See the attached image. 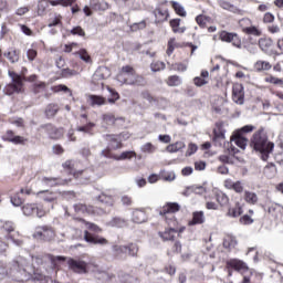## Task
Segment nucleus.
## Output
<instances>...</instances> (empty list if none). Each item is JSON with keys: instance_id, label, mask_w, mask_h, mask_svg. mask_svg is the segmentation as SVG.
Wrapping results in <instances>:
<instances>
[{"instance_id": "obj_37", "label": "nucleus", "mask_w": 283, "mask_h": 283, "mask_svg": "<svg viewBox=\"0 0 283 283\" xmlns=\"http://www.w3.org/2000/svg\"><path fill=\"white\" fill-rule=\"evenodd\" d=\"M244 200L248 205H258V195L255 192L245 191Z\"/></svg>"}, {"instance_id": "obj_50", "label": "nucleus", "mask_w": 283, "mask_h": 283, "mask_svg": "<svg viewBox=\"0 0 283 283\" xmlns=\"http://www.w3.org/2000/svg\"><path fill=\"white\" fill-rule=\"evenodd\" d=\"M108 92L111 94V97L108 98V103H111V105H114V103H116V101H118V98H120V95L118 94V92H116L109 87H108Z\"/></svg>"}, {"instance_id": "obj_28", "label": "nucleus", "mask_w": 283, "mask_h": 283, "mask_svg": "<svg viewBox=\"0 0 283 283\" xmlns=\"http://www.w3.org/2000/svg\"><path fill=\"white\" fill-rule=\"evenodd\" d=\"M244 213V210L242 209V207L240 206V203H235L234 208H229L227 216L229 218H240V216Z\"/></svg>"}, {"instance_id": "obj_57", "label": "nucleus", "mask_w": 283, "mask_h": 283, "mask_svg": "<svg viewBox=\"0 0 283 283\" xmlns=\"http://www.w3.org/2000/svg\"><path fill=\"white\" fill-rule=\"evenodd\" d=\"M120 202L124 207H132L134 205V200L127 195L122 196Z\"/></svg>"}, {"instance_id": "obj_42", "label": "nucleus", "mask_w": 283, "mask_h": 283, "mask_svg": "<svg viewBox=\"0 0 283 283\" xmlns=\"http://www.w3.org/2000/svg\"><path fill=\"white\" fill-rule=\"evenodd\" d=\"M172 8L175 10V12L179 15V17H187V11H185V7L181 6L180 3L172 1Z\"/></svg>"}, {"instance_id": "obj_7", "label": "nucleus", "mask_w": 283, "mask_h": 283, "mask_svg": "<svg viewBox=\"0 0 283 283\" xmlns=\"http://www.w3.org/2000/svg\"><path fill=\"white\" fill-rule=\"evenodd\" d=\"M248 143H249V139H247V137H244L242 132H235L231 136V150L233 151V154H238V149H235V145L240 149H247Z\"/></svg>"}, {"instance_id": "obj_54", "label": "nucleus", "mask_w": 283, "mask_h": 283, "mask_svg": "<svg viewBox=\"0 0 283 283\" xmlns=\"http://www.w3.org/2000/svg\"><path fill=\"white\" fill-rule=\"evenodd\" d=\"M103 120L107 123V125H114L116 123V117L114 114L108 113L103 115Z\"/></svg>"}, {"instance_id": "obj_23", "label": "nucleus", "mask_w": 283, "mask_h": 283, "mask_svg": "<svg viewBox=\"0 0 283 283\" xmlns=\"http://www.w3.org/2000/svg\"><path fill=\"white\" fill-rule=\"evenodd\" d=\"M95 200L102 205H106V207H114V197L106 192H102L99 196L95 197Z\"/></svg>"}, {"instance_id": "obj_24", "label": "nucleus", "mask_w": 283, "mask_h": 283, "mask_svg": "<svg viewBox=\"0 0 283 283\" xmlns=\"http://www.w3.org/2000/svg\"><path fill=\"white\" fill-rule=\"evenodd\" d=\"M87 102L92 107H101L107 103V99L101 95H90Z\"/></svg>"}, {"instance_id": "obj_62", "label": "nucleus", "mask_w": 283, "mask_h": 283, "mask_svg": "<svg viewBox=\"0 0 283 283\" xmlns=\"http://www.w3.org/2000/svg\"><path fill=\"white\" fill-rule=\"evenodd\" d=\"M86 227L88 231H94V233H101V231H103L101 227L96 226L95 223L86 222Z\"/></svg>"}, {"instance_id": "obj_35", "label": "nucleus", "mask_w": 283, "mask_h": 283, "mask_svg": "<svg viewBox=\"0 0 283 283\" xmlns=\"http://www.w3.org/2000/svg\"><path fill=\"white\" fill-rule=\"evenodd\" d=\"M108 224L109 227H117L118 229H123V227H127V220L115 217L108 222Z\"/></svg>"}, {"instance_id": "obj_4", "label": "nucleus", "mask_w": 283, "mask_h": 283, "mask_svg": "<svg viewBox=\"0 0 283 283\" xmlns=\"http://www.w3.org/2000/svg\"><path fill=\"white\" fill-rule=\"evenodd\" d=\"M117 81L125 85H145V78L136 74L134 67L129 65L122 67L120 73L117 75Z\"/></svg>"}, {"instance_id": "obj_48", "label": "nucleus", "mask_w": 283, "mask_h": 283, "mask_svg": "<svg viewBox=\"0 0 283 283\" xmlns=\"http://www.w3.org/2000/svg\"><path fill=\"white\" fill-rule=\"evenodd\" d=\"M76 54H78L80 59L84 61V63H92V57L85 49L80 50Z\"/></svg>"}, {"instance_id": "obj_11", "label": "nucleus", "mask_w": 283, "mask_h": 283, "mask_svg": "<svg viewBox=\"0 0 283 283\" xmlns=\"http://www.w3.org/2000/svg\"><path fill=\"white\" fill-rule=\"evenodd\" d=\"M232 101L237 105H244V86L242 84H234L232 87Z\"/></svg>"}, {"instance_id": "obj_17", "label": "nucleus", "mask_w": 283, "mask_h": 283, "mask_svg": "<svg viewBox=\"0 0 283 283\" xmlns=\"http://www.w3.org/2000/svg\"><path fill=\"white\" fill-rule=\"evenodd\" d=\"M132 220L135 222V224H143V222L147 221V213L145 210L135 209L133 211Z\"/></svg>"}, {"instance_id": "obj_14", "label": "nucleus", "mask_w": 283, "mask_h": 283, "mask_svg": "<svg viewBox=\"0 0 283 283\" xmlns=\"http://www.w3.org/2000/svg\"><path fill=\"white\" fill-rule=\"evenodd\" d=\"M84 240L85 242H88V244H101V245L108 244L107 239L98 235H93L87 230L84 231Z\"/></svg>"}, {"instance_id": "obj_60", "label": "nucleus", "mask_w": 283, "mask_h": 283, "mask_svg": "<svg viewBox=\"0 0 283 283\" xmlns=\"http://www.w3.org/2000/svg\"><path fill=\"white\" fill-rule=\"evenodd\" d=\"M198 151V146L193 143L188 145V150L186 151V156H193Z\"/></svg>"}, {"instance_id": "obj_29", "label": "nucleus", "mask_w": 283, "mask_h": 283, "mask_svg": "<svg viewBox=\"0 0 283 283\" xmlns=\"http://www.w3.org/2000/svg\"><path fill=\"white\" fill-rule=\"evenodd\" d=\"M178 233V231L174 228L167 229L164 232H159L160 238L167 242L169 240H174V238H176V234Z\"/></svg>"}, {"instance_id": "obj_31", "label": "nucleus", "mask_w": 283, "mask_h": 283, "mask_svg": "<svg viewBox=\"0 0 283 283\" xmlns=\"http://www.w3.org/2000/svg\"><path fill=\"white\" fill-rule=\"evenodd\" d=\"M224 249H235L238 247V240L235 237L228 234L223 240Z\"/></svg>"}, {"instance_id": "obj_56", "label": "nucleus", "mask_w": 283, "mask_h": 283, "mask_svg": "<svg viewBox=\"0 0 283 283\" xmlns=\"http://www.w3.org/2000/svg\"><path fill=\"white\" fill-rule=\"evenodd\" d=\"M192 193H196L197 196H202L205 193H207V188H205L203 186H192Z\"/></svg>"}, {"instance_id": "obj_26", "label": "nucleus", "mask_w": 283, "mask_h": 283, "mask_svg": "<svg viewBox=\"0 0 283 283\" xmlns=\"http://www.w3.org/2000/svg\"><path fill=\"white\" fill-rule=\"evenodd\" d=\"M169 23L175 34H185V32L187 31L186 27H180V19H172Z\"/></svg>"}, {"instance_id": "obj_59", "label": "nucleus", "mask_w": 283, "mask_h": 283, "mask_svg": "<svg viewBox=\"0 0 283 283\" xmlns=\"http://www.w3.org/2000/svg\"><path fill=\"white\" fill-rule=\"evenodd\" d=\"M142 98H144V101H148L150 105H154V103L156 104L157 97H154L149 92H144L142 93Z\"/></svg>"}, {"instance_id": "obj_5", "label": "nucleus", "mask_w": 283, "mask_h": 283, "mask_svg": "<svg viewBox=\"0 0 283 283\" xmlns=\"http://www.w3.org/2000/svg\"><path fill=\"white\" fill-rule=\"evenodd\" d=\"M8 76L11 77V83L4 86V94H7V96H12V94H21V92H23V77L14 71H8Z\"/></svg>"}, {"instance_id": "obj_49", "label": "nucleus", "mask_w": 283, "mask_h": 283, "mask_svg": "<svg viewBox=\"0 0 283 283\" xmlns=\"http://www.w3.org/2000/svg\"><path fill=\"white\" fill-rule=\"evenodd\" d=\"M243 32H245V34H252L253 36H260L262 34V32H260V30L253 25L244 28Z\"/></svg>"}, {"instance_id": "obj_15", "label": "nucleus", "mask_w": 283, "mask_h": 283, "mask_svg": "<svg viewBox=\"0 0 283 283\" xmlns=\"http://www.w3.org/2000/svg\"><path fill=\"white\" fill-rule=\"evenodd\" d=\"M224 187L226 189H232L235 191V193H242V191H244V185L242 181H233L231 179H227L224 181Z\"/></svg>"}, {"instance_id": "obj_25", "label": "nucleus", "mask_w": 283, "mask_h": 283, "mask_svg": "<svg viewBox=\"0 0 283 283\" xmlns=\"http://www.w3.org/2000/svg\"><path fill=\"white\" fill-rule=\"evenodd\" d=\"M75 211H81L82 213H105L103 210L95 209L93 206L76 205Z\"/></svg>"}, {"instance_id": "obj_38", "label": "nucleus", "mask_w": 283, "mask_h": 283, "mask_svg": "<svg viewBox=\"0 0 283 283\" xmlns=\"http://www.w3.org/2000/svg\"><path fill=\"white\" fill-rule=\"evenodd\" d=\"M181 84H182V80L178 75H171L167 80V85H169V87H178V85H181Z\"/></svg>"}, {"instance_id": "obj_63", "label": "nucleus", "mask_w": 283, "mask_h": 283, "mask_svg": "<svg viewBox=\"0 0 283 283\" xmlns=\"http://www.w3.org/2000/svg\"><path fill=\"white\" fill-rule=\"evenodd\" d=\"M71 34L77 35V36H85V31L81 27H75L71 30Z\"/></svg>"}, {"instance_id": "obj_44", "label": "nucleus", "mask_w": 283, "mask_h": 283, "mask_svg": "<svg viewBox=\"0 0 283 283\" xmlns=\"http://www.w3.org/2000/svg\"><path fill=\"white\" fill-rule=\"evenodd\" d=\"M217 201L221 207H227V205H229V196L224 192H219L217 193Z\"/></svg>"}, {"instance_id": "obj_6", "label": "nucleus", "mask_w": 283, "mask_h": 283, "mask_svg": "<svg viewBox=\"0 0 283 283\" xmlns=\"http://www.w3.org/2000/svg\"><path fill=\"white\" fill-rule=\"evenodd\" d=\"M219 39L223 43H231L233 48L242 49V39L235 32L221 31L219 33Z\"/></svg>"}, {"instance_id": "obj_53", "label": "nucleus", "mask_w": 283, "mask_h": 283, "mask_svg": "<svg viewBox=\"0 0 283 283\" xmlns=\"http://www.w3.org/2000/svg\"><path fill=\"white\" fill-rule=\"evenodd\" d=\"M151 72H160L161 70H165L164 62H153L150 65Z\"/></svg>"}, {"instance_id": "obj_46", "label": "nucleus", "mask_w": 283, "mask_h": 283, "mask_svg": "<svg viewBox=\"0 0 283 283\" xmlns=\"http://www.w3.org/2000/svg\"><path fill=\"white\" fill-rule=\"evenodd\" d=\"M113 252L115 253L116 258H120V255L127 253V245H114Z\"/></svg>"}, {"instance_id": "obj_30", "label": "nucleus", "mask_w": 283, "mask_h": 283, "mask_svg": "<svg viewBox=\"0 0 283 283\" xmlns=\"http://www.w3.org/2000/svg\"><path fill=\"white\" fill-rule=\"evenodd\" d=\"M185 142H176L175 144H170L166 147V151L169 154H176L180 151V149H185Z\"/></svg>"}, {"instance_id": "obj_27", "label": "nucleus", "mask_w": 283, "mask_h": 283, "mask_svg": "<svg viewBox=\"0 0 283 283\" xmlns=\"http://www.w3.org/2000/svg\"><path fill=\"white\" fill-rule=\"evenodd\" d=\"M3 56H6L10 63H19V60L21 59V52L19 50H11L4 52Z\"/></svg>"}, {"instance_id": "obj_52", "label": "nucleus", "mask_w": 283, "mask_h": 283, "mask_svg": "<svg viewBox=\"0 0 283 283\" xmlns=\"http://www.w3.org/2000/svg\"><path fill=\"white\" fill-rule=\"evenodd\" d=\"M140 149L144 154H154V151H156V146H153L151 143H146Z\"/></svg>"}, {"instance_id": "obj_10", "label": "nucleus", "mask_w": 283, "mask_h": 283, "mask_svg": "<svg viewBox=\"0 0 283 283\" xmlns=\"http://www.w3.org/2000/svg\"><path fill=\"white\" fill-rule=\"evenodd\" d=\"M226 264L227 269H232V271H237L238 273H247L249 271V265L240 259H230Z\"/></svg>"}, {"instance_id": "obj_41", "label": "nucleus", "mask_w": 283, "mask_h": 283, "mask_svg": "<svg viewBox=\"0 0 283 283\" xmlns=\"http://www.w3.org/2000/svg\"><path fill=\"white\" fill-rule=\"evenodd\" d=\"M136 156L135 151L128 150L124 151L120 155H116L115 160H129Z\"/></svg>"}, {"instance_id": "obj_34", "label": "nucleus", "mask_w": 283, "mask_h": 283, "mask_svg": "<svg viewBox=\"0 0 283 283\" xmlns=\"http://www.w3.org/2000/svg\"><path fill=\"white\" fill-rule=\"evenodd\" d=\"M59 113V105L57 104H49L45 108V115L48 118H54Z\"/></svg>"}, {"instance_id": "obj_32", "label": "nucleus", "mask_w": 283, "mask_h": 283, "mask_svg": "<svg viewBox=\"0 0 283 283\" xmlns=\"http://www.w3.org/2000/svg\"><path fill=\"white\" fill-rule=\"evenodd\" d=\"M254 70L256 72H266L269 70H271V63H269L268 61H258L254 64Z\"/></svg>"}, {"instance_id": "obj_2", "label": "nucleus", "mask_w": 283, "mask_h": 283, "mask_svg": "<svg viewBox=\"0 0 283 283\" xmlns=\"http://www.w3.org/2000/svg\"><path fill=\"white\" fill-rule=\"evenodd\" d=\"M250 147L254 149V151L261 154L262 160H269V155L273 151L275 144L269 142V137L266 136V133H264V129H259L253 134Z\"/></svg>"}, {"instance_id": "obj_22", "label": "nucleus", "mask_w": 283, "mask_h": 283, "mask_svg": "<svg viewBox=\"0 0 283 283\" xmlns=\"http://www.w3.org/2000/svg\"><path fill=\"white\" fill-rule=\"evenodd\" d=\"M42 185H45L46 187H56L59 185H65V180L54 177H43L41 179Z\"/></svg>"}, {"instance_id": "obj_40", "label": "nucleus", "mask_w": 283, "mask_h": 283, "mask_svg": "<svg viewBox=\"0 0 283 283\" xmlns=\"http://www.w3.org/2000/svg\"><path fill=\"white\" fill-rule=\"evenodd\" d=\"M213 134H214V137H213V140L216 143H218V140H224V128H222V126H218L217 128L213 129Z\"/></svg>"}, {"instance_id": "obj_45", "label": "nucleus", "mask_w": 283, "mask_h": 283, "mask_svg": "<svg viewBox=\"0 0 283 283\" xmlns=\"http://www.w3.org/2000/svg\"><path fill=\"white\" fill-rule=\"evenodd\" d=\"M46 84L45 82H39L32 85L33 94H41V92H45Z\"/></svg>"}, {"instance_id": "obj_9", "label": "nucleus", "mask_w": 283, "mask_h": 283, "mask_svg": "<svg viewBox=\"0 0 283 283\" xmlns=\"http://www.w3.org/2000/svg\"><path fill=\"white\" fill-rule=\"evenodd\" d=\"M22 212L24 216H36V218H43L45 216V210L36 203H27L22 207Z\"/></svg>"}, {"instance_id": "obj_13", "label": "nucleus", "mask_w": 283, "mask_h": 283, "mask_svg": "<svg viewBox=\"0 0 283 283\" xmlns=\"http://www.w3.org/2000/svg\"><path fill=\"white\" fill-rule=\"evenodd\" d=\"M2 140L7 143H12L13 145H25L24 137L15 135L12 130H7V133L2 136Z\"/></svg>"}, {"instance_id": "obj_64", "label": "nucleus", "mask_w": 283, "mask_h": 283, "mask_svg": "<svg viewBox=\"0 0 283 283\" xmlns=\"http://www.w3.org/2000/svg\"><path fill=\"white\" fill-rule=\"evenodd\" d=\"M241 224H253V219L249 214H244L240 218Z\"/></svg>"}, {"instance_id": "obj_39", "label": "nucleus", "mask_w": 283, "mask_h": 283, "mask_svg": "<svg viewBox=\"0 0 283 283\" xmlns=\"http://www.w3.org/2000/svg\"><path fill=\"white\" fill-rule=\"evenodd\" d=\"M94 127H96V124L88 122L86 125L84 126H77L76 130L77 132H83V134H93L92 129H94Z\"/></svg>"}, {"instance_id": "obj_61", "label": "nucleus", "mask_w": 283, "mask_h": 283, "mask_svg": "<svg viewBox=\"0 0 283 283\" xmlns=\"http://www.w3.org/2000/svg\"><path fill=\"white\" fill-rule=\"evenodd\" d=\"M11 203L13 205V207H21L23 205V199H21L18 193L14 197H11Z\"/></svg>"}, {"instance_id": "obj_51", "label": "nucleus", "mask_w": 283, "mask_h": 283, "mask_svg": "<svg viewBox=\"0 0 283 283\" xmlns=\"http://www.w3.org/2000/svg\"><path fill=\"white\" fill-rule=\"evenodd\" d=\"M128 255H132L133 258L137 255L138 253V245L135 243H130L126 245Z\"/></svg>"}, {"instance_id": "obj_18", "label": "nucleus", "mask_w": 283, "mask_h": 283, "mask_svg": "<svg viewBox=\"0 0 283 283\" xmlns=\"http://www.w3.org/2000/svg\"><path fill=\"white\" fill-rule=\"evenodd\" d=\"M154 15H155V23H165V21L169 19V12L160 8L155 9Z\"/></svg>"}, {"instance_id": "obj_16", "label": "nucleus", "mask_w": 283, "mask_h": 283, "mask_svg": "<svg viewBox=\"0 0 283 283\" xmlns=\"http://www.w3.org/2000/svg\"><path fill=\"white\" fill-rule=\"evenodd\" d=\"M38 198L44 200V202H56L59 199V193L50 192L48 190H42L36 193Z\"/></svg>"}, {"instance_id": "obj_58", "label": "nucleus", "mask_w": 283, "mask_h": 283, "mask_svg": "<svg viewBox=\"0 0 283 283\" xmlns=\"http://www.w3.org/2000/svg\"><path fill=\"white\" fill-rule=\"evenodd\" d=\"M76 74H78V72H76V71H74V70H72V69H64V70L62 71V76H63L64 78H70V77H72V76H76Z\"/></svg>"}, {"instance_id": "obj_19", "label": "nucleus", "mask_w": 283, "mask_h": 283, "mask_svg": "<svg viewBox=\"0 0 283 283\" xmlns=\"http://www.w3.org/2000/svg\"><path fill=\"white\" fill-rule=\"evenodd\" d=\"M180 211V206L178 203H167L159 211V216H169L171 213H176Z\"/></svg>"}, {"instance_id": "obj_36", "label": "nucleus", "mask_w": 283, "mask_h": 283, "mask_svg": "<svg viewBox=\"0 0 283 283\" xmlns=\"http://www.w3.org/2000/svg\"><path fill=\"white\" fill-rule=\"evenodd\" d=\"M273 45V40H271L270 38H261L259 40V46L263 52H268L269 48H271Z\"/></svg>"}, {"instance_id": "obj_55", "label": "nucleus", "mask_w": 283, "mask_h": 283, "mask_svg": "<svg viewBox=\"0 0 283 283\" xmlns=\"http://www.w3.org/2000/svg\"><path fill=\"white\" fill-rule=\"evenodd\" d=\"M161 178L166 182H174V180H176V174L175 172H163Z\"/></svg>"}, {"instance_id": "obj_12", "label": "nucleus", "mask_w": 283, "mask_h": 283, "mask_svg": "<svg viewBox=\"0 0 283 283\" xmlns=\"http://www.w3.org/2000/svg\"><path fill=\"white\" fill-rule=\"evenodd\" d=\"M67 264L75 273H87V263L85 261L71 259L67 261Z\"/></svg>"}, {"instance_id": "obj_33", "label": "nucleus", "mask_w": 283, "mask_h": 283, "mask_svg": "<svg viewBox=\"0 0 283 283\" xmlns=\"http://www.w3.org/2000/svg\"><path fill=\"white\" fill-rule=\"evenodd\" d=\"M205 222V212L197 211L192 214V220L189 222V224H203Z\"/></svg>"}, {"instance_id": "obj_47", "label": "nucleus", "mask_w": 283, "mask_h": 283, "mask_svg": "<svg viewBox=\"0 0 283 283\" xmlns=\"http://www.w3.org/2000/svg\"><path fill=\"white\" fill-rule=\"evenodd\" d=\"M155 105H157L159 109H165L166 107H169V101L165 97H157Z\"/></svg>"}, {"instance_id": "obj_1", "label": "nucleus", "mask_w": 283, "mask_h": 283, "mask_svg": "<svg viewBox=\"0 0 283 283\" xmlns=\"http://www.w3.org/2000/svg\"><path fill=\"white\" fill-rule=\"evenodd\" d=\"M13 277L17 282H28L33 275L34 280H39L40 282H45V276L41 274H35L34 269L28 264V259L24 256H18L10 264L9 271L6 268L3 262H0V280L3 277Z\"/></svg>"}, {"instance_id": "obj_20", "label": "nucleus", "mask_w": 283, "mask_h": 283, "mask_svg": "<svg viewBox=\"0 0 283 283\" xmlns=\"http://www.w3.org/2000/svg\"><path fill=\"white\" fill-rule=\"evenodd\" d=\"M218 6L222 8V10H227L228 12H232L233 14H239L240 9L235 7L233 3L227 0H218Z\"/></svg>"}, {"instance_id": "obj_3", "label": "nucleus", "mask_w": 283, "mask_h": 283, "mask_svg": "<svg viewBox=\"0 0 283 283\" xmlns=\"http://www.w3.org/2000/svg\"><path fill=\"white\" fill-rule=\"evenodd\" d=\"M31 260H32L33 264H30V261H28V260H27V264L34 269L35 275H42L43 277H45V281L43 282V281L35 280L34 275L30 280H33V282H36V283H50V282L52 283L53 282L52 279H50V276H45L42 273H39V269H36L34 266V264L36 266H42V264L44 262H51L52 266H56V262H63V260H65V258H63V256H54V255H51V254H44V255L31 256Z\"/></svg>"}, {"instance_id": "obj_21", "label": "nucleus", "mask_w": 283, "mask_h": 283, "mask_svg": "<svg viewBox=\"0 0 283 283\" xmlns=\"http://www.w3.org/2000/svg\"><path fill=\"white\" fill-rule=\"evenodd\" d=\"M64 169H67L69 174H72L74 178H81V176H85V170H74V163L72 160H66L63 164Z\"/></svg>"}, {"instance_id": "obj_8", "label": "nucleus", "mask_w": 283, "mask_h": 283, "mask_svg": "<svg viewBox=\"0 0 283 283\" xmlns=\"http://www.w3.org/2000/svg\"><path fill=\"white\" fill-rule=\"evenodd\" d=\"M54 230L48 226L36 228L35 232L33 233V238L44 240L45 242L54 240Z\"/></svg>"}, {"instance_id": "obj_43", "label": "nucleus", "mask_w": 283, "mask_h": 283, "mask_svg": "<svg viewBox=\"0 0 283 283\" xmlns=\"http://www.w3.org/2000/svg\"><path fill=\"white\" fill-rule=\"evenodd\" d=\"M76 0H51L50 3L52 6H62V8H67L75 3Z\"/></svg>"}]
</instances>
